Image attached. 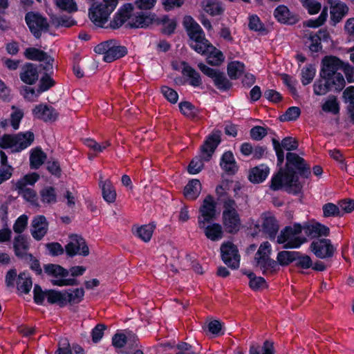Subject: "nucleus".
Wrapping results in <instances>:
<instances>
[{"label":"nucleus","mask_w":354,"mask_h":354,"mask_svg":"<svg viewBox=\"0 0 354 354\" xmlns=\"http://www.w3.org/2000/svg\"><path fill=\"white\" fill-rule=\"evenodd\" d=\"M183 26L189 37V44L192 49L200 54H208L207 60L209 64L218 66L224 60L222 52L205 39V34L199 24L190 16L183 19Z\"/></svg>","instance_id":"f257e3e1"},{"label":"nucleus","mask_w":354,"mask_h":354,"mask_svg":"<svg viewBox=\"0 0 354 354\" xmlns=\"http://www.w3.org/2000/svg\"><path fill=\"white\" fill-rule=\"evenodd\" d=\"M286 159V168L280 169L272 178L271 188L273 190L285 189L289 192L297 193L301 190V185L298 176L290 169V166H294L298 170H304V160L294 153H288Z\"/></svg>","instance_id":"f03ea898"},{"label":"nucleus","mask_w":354,"mask_h":354,"mask_svg":"<svg viewBox=\"0 0 354 354\" xmlns=\"http://www.w3.org/2000/svg\"><path fill=\"white\" fill-rule=\"evenodd\" d=\"M154 18L153 14L135 12L134 6L131 3H125L118 9L114 15L111 26L113 28H117L126 24L130 27L143 28L151 24Z\"/></svg>","instance_id":"7ed1b4c3"},{"label":"nucleus","mask_w":354,"mask_h":354,"mask_svg":"<svg viewBox=\"0 0 354 354\" xmlns=\"http://www.w3.org/2000/svg\"><path fill=\"white\" fill-rule=\"evenodd\" d=\"M119 0H102L93 2L88 9V17L98 27H103L118 5Z\"/></svg>","instance_id":"20e7f679"},{"label":"nucleus","mask_w":354,"mask_h":354,"mask_svg":"<svg viewBox=\"0 0 354 354\" xmlns=\"http://www.w3.org/2000/svg\"><path fill=\"white\" fill-rule=\"evenodd\" d=\"M220 141L219 133H214L207 138L201 149V158L195 157L188 166L187 169L189 174H196L201 171L203 167V160H209Z\"/></svg>","instance_id":"39448f33"},{"label":"nucleus","mask_w":354,"mask_h":354,"mask_svg":"<svg viewBox=\"0 0 354 354\" xmlns=\"http://www.w3.org/2000/svg\"><path fill=\"white\" fill-rule=\"evenodd\" d=\"M302 231V226L299 223L286 227L278 235L277 241L285 248H298L306 241V239L300 235Z\"/></svg>","instance_id":"423d86ee"},{"label":"nucleus","mask_w":354,"mask_h":354,"mask_svg":"<svg viewBox=\"0 0 354 354\" xmlns=\"http://www.w3.org/2000/svg\"><path fill=\"white\" fill-rule=\"evenodd\" d=\"M34 141V134L30 131L19 133L15 136L4 135L0 140V147L20 151L29 147Z\"/></svg>","instance_id":"0eeeda50"},{"label":"nucleus","mask_w":354,"mask_h":354,"mask_svg":"<svg viewBox=\"0 0 354 354\" xmlns=\"http://www.w3.org/2000/svg\"><path fill=\"white\" fill-rule=\"evenodd\" d=\"M44 273L49 277L51 283L57 286H68L76 284L74 279L66 278L68 271L57 264L48 263L44 266Z\"/></svg>","instance_id":"6e6552de"},{"label":"nucleus","mask_w":354,"mask_h":354,"mask_svg":"<svg viewBox=\"0 0 354 354\" xmlns=\"http://www.w3.org/2000/svg\"><path fill=\"white\" fill-rule=\"evenodd\" d=\"M222 218L223 224L227 232L232 233L239 231L241 223L234 201L227 199L224 202Z\"/></svg>","instance_id":"1a4fd4ad"},{"label":"nucleus","mask_w":354,"mask_h":354,"mask_svg":"<svg viewBox=\"0 0 354 354\" xmlns=\"http://www.w3.org/2000/svg\"><path fill=\"white\" fill-rule=\"evenodd\" d=\"M34 300L37 304H42L45 300L51 304H57L63 307L66 306L64 290L49 289L43 290L41 288L35 285L33 290Z\"/></svg>","instance_id":"9d476101"},{"label":"nucleus","mask_w":354,"mask_h":354,"mask_svg":"<svg viewBox=\"0 0 354 354\" xmlns=\"http://www.w3.org/2000/svg\"><path fill=\"white\" fill-rule=\"evenodd\" d=\"M271 245L268 242L261 243L256 253L255 266L259 268L263 273L273 272L276 270L277 263L270 258Z\"/></svg>","instance_id":"9b49d317"},{"label":"nucleus","mask_w":354,"mask_h":354,"mask_svg":"<svg viewBox=\"0 0 354 354\" xmlns=\"http://www.w3.org/2000/svg\"><path fill=\"white\" fill-rule=\"evenodd\" d=\"M95 51H103V59L106 62H111L124 56L127 53L125 47L119 46L112 41L101 44L96 47Z\"/></svg>","instance_id":"f8f14e48"},{"label":"nucleus","mask_w":354,"mask_h":354,"mask_svg":"<svg viewBox=\"0 0 354 354\" xmlns=\"http://www.w3.org/2000/svg\"><path fill=\"white\" fill-rule=\"evenodd\" d=\"M223 261L230 268L237 269L240 265V255L237 248L230 241L223 243L221 246Z\"/></svg>","instance_id":"ddd939ff"},{"label":"nucleus","mask_w":354,"mask_h":354,"mask_svg":"<svg viewBox=\"0 0 354 354\" xmlns=\"http://www.w3.org/2000/svg\"><path fill=\"white\" fill-rule=\"evenodd\" d=\"M25 20L30 32L37 38L41 36L42 32L47 30L48 24L46 19L37 12H28Z\"/></svg>","instance_id":"4468645a"},{"label":"nucleus","mask_w":354,"mask_h":354,"mask_svg":"<svg viewBox=\"0 0 354 354\" xmlns=\"http://www.w3.org/2000/svg\"><path fill=\"white\" fill-rule=\"evenodd\" d=\"M67 255L74 257L75 255L87 256L89 250L86 241L78 235H71L69 241L65 246Z\"/></svg>","instance_id":"2eb2a0df"},{"label":"nucleus","mask_w":354,"mask_h":354,"mask_svg":"<svg viewBox=\"0 0 354 354\" xmlns=\"http://www.w3.org/2000/svg\"><path fill=\"white\" fill-rule=\"evenodd\" d=\"M216 203L212 196H207L203 201L199 208L198 223L200 221L209 222L216 218Z\"/></svg>","instance_id":"dca6fc26"},{"label":"nucleus","mask_w":354,"mask_h":354,"mask_svg":"<svg viewBox=\"0 0 354 354\" xmlns=\"http://www.w3.org/2000/svg\"><path fill=\"white\" fill-rule=\"evenodd\" d=\"M198 67L205 75L214 80L218 88L226 90L231 86L230 82L227 80L224 74L219 71L211 68L203 63H199Z\"/></svg>","instance_id":"f3484780"},{"label":"nucleus","mask_w":354,"mask_h":354,"mask_svg":"<svg viewBox=\"0 0 354 354\" xmlns=\"http://www.w3.org/2000/svg\"><path fill=\"white\" fill-rule=\"evenodd\" d=\"M330 5V21L333 26L339 23L348 12L347 5L339 0H328Z\"/></svg>","instance_id":"a211bd4d"},{"label":"nucleus","mask_w":354,"mask_h":354,"mask_svg":"<svg viewBox=\"0 0 354 354\" xmlns=\"http://www.w3.org/2000/svg\"><path fill=\"white\" fill-rule=\"evenodd\" d=\"M24 55L28 59L44 62L45 64L44 68L46 71L53 68L54 62L53 58L40 49L30 47L25 50Z\"/></svg>","instance_id":"6ab92c4d"},{"label":"nucleus","mask_w":354,"mask_h":354,"mask_svg":"<svg viewBox=\"0 0 354 354\" xmlns=\"http://www.w3.org/2000/svg\"><path fill=\"white\" fill-rule=\"evenodd\" d=\"M310 250L316 257L320 259L330 257L334 252V248L328 239H319L313 241L310 244Z\"/></svg>","instance_id":"aec40b11"},{"label":"nucleus","mask_w":354,"mask_h":354,"mask_svg":"<svg viewBox=\"0 0 354 354\" xmlns=\"http://www.w3.org/2000/svg\"><path fill=\"white\" fill-rule=\"evenodd\" d=\"M32 113L35 118L44 122H54L58 118L57 112L53 107L46 104L36 105L33 108Z\"/></svg>","instance_id":"412c9836"},{"label":"nucleus","mask_w":354,"mask_h":354,"mask_svg":"<svg viewBox=\"0 0 354 354\" xmlns=\"http://www.w3.org/2000/svg\"><path fill=\"white\" fill-rule=\"evenodd\" d=\"M343 64L344 62L335 57H326L322 60V68L320 76L328 77V80H330L332 75L338 73L337 71L339 69H342Z\"/></svg>","instance_id":"4be33fe9"},{"label":"nucleus","mask_w":354,"mask_h":354,"mask_svg":"<svg viewBox=\"0 0 354 354\" xmlns=\"http://www.w3.org/2000/svg\"><path fill=\"white\" fill-rule=\"evenodd\" d=\"M198 227L201 229L207 239L216 241L222 239L223 229L220 224L216 223L200 221Z\"/></svg>","instance_id":"5701e85b"},{"label":"nucleus","mask_w":354,"mask_h":354,"mask_svg":"<svg viewBox=\"0 0 354 354\" xmlns=\"http://www.w3.org/2000/svg\"><path fill=\"white\" fill-rule=\"evenodd\" d=\"M274 16L282 24H294L299 20L298 16L284 5H280L275 8Z\"/></svg>","instance_id":"b1692460"},{"label":"nucleus","mask_w":354,"mask_h":354,"mask_svg":"<svg viewBox=\"0 0 354 354\" xmlns=\"http://www.w3.org/2000/svg\"><path fill=\"white\" fill-rule=\"evenodd\" d=\"M259 222L261 224L263 230L270 236V238H272L275 236L279 230V225L271 213H263L261 216Z\"/></svg>","instance_id":"393cba45"},{"label":"nucleus","mask_w":354,"mask_h":354,"mask_svg":"<svg viewBox=\"0 0 354 354\" xmlns=\"http://www.w3.org/2000/svg\"><path fill=\"white\" fill-rule=\"evenodd\" d=\"M305 234L310 237L326 236L329 234V228L319 223L310 221L302 226Z\"/></svg>","instance_id":"a878e982"},{"label":"nucleus","mask_w":354,"mask_h":354,"mask_svg":"<svg viewBox=\"0 0 354 354\" xmlns=\"http://www.w3.org/2000/svg\"><path fill=\"white\" fill-rule=\"evenodd\" d=\"M48 223L44 216H37L32 221L31 234L36 240H41L46 234Z\"/></svg>","instance_id":"bb28decb"},{"label":"nucleus","mask_w":354,"mask_h":354,"mask_svg":"<svg viewBox=\"0 0 354 354\" xmlns=\"http://www.w3.org/2000/svg\"><path fill=\"white\" fill-rule=\"evenodd\" d=\"M39 78V73L36 66L27 64L23 66L20 72L21 80L27 84H34Z\"/></svg>","instance_id":"cd10ccee"},{"label":"nucleus","mask_w":354,"mask_h":354,"mask_svg":"<svg viewBox=\"0 0 354 354\" xmlns=\"http://www.w3.org/2000/svg\"><path fill=\"white\" fill-rule=\"evenodd\" d=\"M182 73L187 79L189 84L194 86L197 87L201 84V76L194 68L187 64L185 62H181Z\"/></svg>","instance_id":"c85d7f7f"},{"label":"nucleus","mask_w":354,"mask_h":354,"mask_svg":"<svg viewBox=\"0 0 354 354\" xmlns=\"http://www.w3.org/2000/svg\"><path fill=\"white\" fill-rule=\"evenodd\" d=\"M201 189V182L197 179H192L185 187L183 194L187 199L195 200L200 195Z\"/></svg>","instance_id":"c756f323"},{"label":"nucleus","mask_w":354,"mask_h":354,"mask_svg":"<svg viewBox=\"0 0 354 354\" xmlns=\"http://www.w3.org/2000/svg\"><path fill=\"white\" fill-rule=\"evenodd\" d=\"M221 168L229 174H234L238 170V165L231 151L225 152L221 159Z\"/></svg>","instance_id":"7c9ffc66"},{"label":"nucleus","mask_w":354,"mask_h":354,"mask_svg":"<svg viewBox=\"0 0 354 354\" xmlns=\"http://www.w3.org/2000/svg\"><path fill=\"white\" fill-rule=\"evenodd\" d=\"M270 172L268 166L260 165L254 167L250 172L249 179L252 183H259L266 179Z\"/></svg>","instance_id":"2f4dec72"},{"label":"nucleus","mask_w":354,"mask_h":354,"mask_svg":"<svg viewBox=\"0 0 354 354\" xmlns=\"http://www.w3.org/2000/svg\"><path fill=\"white\" fill-rule=\"evenodd\" d=\"M64 300H66V306L68 304L80 303L84 295L83 288H73L64 290Z\"/></svg>","instance_id":"473e14b6"},{"label":"nucleus","mask_w":354,"mask_h":354,"mask_svg":"<svg viewBox=\"0 0 354 354\" xmlns=\"http://www.w3.org/2000/svg\"><path fill=\"white\" fill-rule=\"evenodd\" d=\"M46 159V155L40 148H35L30 151V165L32 169H38Z\"/></svg>","instance_id":"72a5a7b5"},{"label":"nucleus","mask_w":354,"mask_h":354,"mask_svg":"<svg viewBox=\"0 0 354 354\" xmlns=\"http://www.w3.org/2000/svg\"><path fill=\"white\" fill-rule=\"evenodd\" d=\"M17 286L18 290L21 293L26 294L30 292L32 286V282L28 273L22 272L19 274L17 279Z\"/></svg>","instance_id":"f704fd0d"},{"label":"nucleus","mask_w":354,"mask_h":354,"mask_svg":"<svg viewBox=\"0 0 354 354\" xmlns=\"http://www.w3.org/2000/svg\"><path fill=\"white\" fill-rule=\"evenodd\" d=\"M155 229L153 224L144 225L136 227L134 230V234L145 242L150 241Z\"/></svg>","instance_id":"c9c22d12"},{"label":"nucleus","mask_w":354,"mask_h":354,"mask_svg":"<svg viewBox=\"0 0 354 354\" xmlns=\"http://www.w3.org/2000/svg\"><path fill=\"white\" fill-rule=\"evenodd\" d=\"M104 199L108 203H113L116 198V192L110 181L106 180L100 181Z\"/></svg>","instance_id":"e433bc0d"},{"label":"nucleus","mask_w":354,"mask_h":354,"mask_svg":"<svg viewBox=\"0 0 354 354\" xmlns=\"http://www.w3.org/2000/svg\"><path fill=\"white\" fill-rule=\"evenodd\" d=\"M343 100L348 104V113L354 122V86L347 87L343 92Z\"/></svg>","instance_id":"4c0bfd02"},{"label":"nucleus","mask_w":354,"mask_h":354,"mask_svg":"<svg viewBox=\"0 0 354 354\" xmlns=\"http://www.w3.org/2000/svg\"><path fill=\"white\" fill-rule=\"evenodd\" d=\"M39 178V176L37 173L28 174L15 183V189H24L28 185H33Z\"/></svg>","instance_id":"58836bf2"},{"label":"nucleus","mask_w":354,"mask_h":354,"mask_svg":"<svg viewBox=\"0 0 354 354\" xmlns=\"http://www.w3.org/2000/svg\"><path fill=\"white\" fill-rule=\"evenodd\" d=\"M243 273L249 278V286L253 290H259L267 287L266 282L263 277H257L249 271H245Z\"/></svg>","instance_id":"ea45409f"},{"label":"nucleus","mask_w":354,"mask_h":354,"mask_svg":"<svg viewBox=\"0 0 354 354\" xmlns=\"http://www.w3.org/2000/svg\"><path fill=\"white\" fill-rule=\"evenodd\" d=\"M204 10L212 16L219 15L223 12V8L216 0H206L203 2Z\"/></svg>","instance_id":"a19ab883"},{"label":"nucleus","mask_w":354,"mask_h":354,"mask_svg":"<svg viewBox=\"0 0 354 354\" xmlns=\"http://www.w3.org/2000/svg\"><path fill=\"white\" fill-rule=\"evenodd\" d=\"M14 248L17 256L25 255L29 248V243L26 238L22 235L17 236L14 241Z\"/></svg>","instance_id":"79ce46f5"},{"label":"nucleus","mask_w":354,"mask_h":354,"mask_svg":"<svg viewBox=\"0 0 354 354\" xmlns=\"http://www.w3.org/2000/svg\"><path fill=\"white\" fill-rule=\"evenodd\" d=\"M330 88L328 77H321L313 85L314 93L317 95H326Z\"/></svg>","instance_id":"37998d69"},{"label":"nucleus","mask_w":354,"mask_h":354,"mask_svg":"<svg viewBox=\"0 0 354 354\" xmlns=\"http://www.w3.org/2000/svg\"><path fill=\"white\" fill-rule=\"evenodd\" d=\"M322 110L325 112L337 114L339 111V105L337 97L333 95L329 96L322 106Z\"/></svg>","instance_id":"c03bdc74"},{"label":"nucleus","mask_w":354,"mask_h":354,"mask_svg":"<svg viewBox=\"0 0 354 354\" xmlns=\"http://www.w3.org/2000/svg\"><path fill=\"white\" fill-rule=\"evenodd\" d=\"M245 66L240 62H232L228 64L227 73L230 78L237 79L243 73Z\"/></svg>","instance_id":"a18cd8bd"},{"label":"nucleus","mask_w":354,"mask_h":354,"mask_svg":"<svg viewBox=\"0 0 354 354\" xmlns=\"http://www.w3.org/2000/svg\"><path fill=\"white\" fill-rule=\"evenodd\" d=\"M327 18L328 9L324 8L317 18L306 20L304 22V26L309 28H317L322 26L326 22Z\"/></svg>","instance_id":"49530a36"},{"label":"nucleus","mask_w":354,"mask_h":354,"mask_svg":"<svg viewBox=\"0 0 354 354\" xmlns=\"http://www.w3.org/2000/svg\"><path fill=\"white\" fill-rule=\"evenodd\" d=\"M11 109L10 124L14 130H17L19 128L21 120L24 117V111L22 109L15 106H12Z\"/></svg>","instance_id":"de8ad7c7"},{"label":"nucleus","mask_w":354,"mask_h":354,"mask_svg":"<svg viewBox=\"0 0 354 354\" xmlns=\"http://www.w3.org/2000/svg\"><path fill=\"white\" fill-rule=\"evenodd\" d=\"M84 143L89 149L95 153H101L111 145L109 140H106L102 143H98L92 139H86Z\"/></svg>","instance_id":"09e8293b"},{"label":"nucleus","mask_w":354,"mask_h":354,"mask_svg":"<svg viewBox=\"0 0 354 354\" xmlns=\"http://www.w3.org/2000/svg\"><path fill=\"white\" fill-rule=\"evenodd\" d=\"M300 1L308 14L311 15L317 14L322 8L321 3L316 0H300Z\"/></svg>","instance_id":"8fccbe9b"},{"label":"nucleus","mask_w":354,"mask_h":354,"mask_svg":"<svg viewBox=\"0 0 354 354\" xmlns=\"http://www.w3.org/2000/svg\"><path fill=\"white\" fill-rule=\"evenodd\" d=\"M316 73V69L312 65L304 67L301 70V82L304 85L310 84Z\"/></svg>","instance_id":"3c124183"},{"label":"nucleus","mask_w":354,"mask_h":354,"mask_svg":"<svg viewBox=\"0 0 354 354\" xmlns=\"http://www.w3.org/2000/svg\"><path fill=\"white\" fill-rule=\"evenodd\" d=\"M55 3L61 10L70 13L77 12L78 10L75 0H55Z\"/></svg>","instance_id":"603ef678"},{"label":"nucleus","mask_w":354,"mask_h":354,"mask_svg":"<svg viewBox=\"0 0 354 354\" xmlns=\"http://www.w3.org/2000/svg\"><path fill=\"white\" fill-rule=\"evenodd\" d=\"M329 82L330 84V88H333L338 91L342 90L346 84L343 75L339 73L332 75Z\"/></svg>","instance_id":"864d4df0"},{"label":"nucleus","mask_w":354,"mask_h":354,"mask_svg":"<svg viewBox=\"0 0 354 354\" xmlns=\"http://www.w3.org/2000/svg\"><path fill=\"white\" fill-rule=\"evenodd\" d=\"M40 196L42 202L46 203H54L56 202V194L55 189L51 187L44 188L41 192Z\"/></svg>","instance_id":"5fc2aeb1"},{"label":"nucleus","mask_w":354,"mask_h":354,"mask_svg":"<svg viewBox=\"0 0 354 354\" xmlns=\"http://www.w3.org/2000/svg\"><path fill=\"white\" fill-rule=\"evenodd\" d=\"M180 112L187 118H194L197 113V110L190 102H181L179 104Z\"/></svg>","instance_id":"6e6d98bb"},{"label":"nucleus","mask_w":354,"mask_h":354,"mask_svg":"<svg viewBox=\"0 0 354 354\" xmlns=\"http://www.w3.org/2000/svg\"><path fill=\"white\" fill-rule=\"evenodd\" d=\"M161 23L163 26V32L166 34L172 33L176 28V21L175 19H169L167 16H164L161 19Z\"/></svg>","instance_id":"4d7b16f0"},{"label":"nucleus","mask_w":354,"mask_h":354,"mask_svg":"<svg viewBox=\"0 0 354 354\" xmlns=\"http://www.w3.org/2000/svg\"><path fill=\"white\" fill-rule=\"evenodd\" d=\"M28 217L26 214L21 215L15 221L13 225V230L16 233H21L28 225Z\"/></svg>","instance_id":"13d9d810"},{"label":"nucleus","mask_w":354,"mask_h":354,"mask_svg":"<svg viewBox=\"0 0 354 354\" xmlns=\"http://www.w3.org/2000/svg\"><path fill=\"white\" fill-rule=\"evenodd\" d=\"M322 209L325 217L335 216L340 214L339 207L331 203L325 204Z\"/></svg>","instance_id":"bf43d9fd"},{"label":"nucleus","mask_w":354,"mask_h":354,"mask_svg":"<svg viewBox=\"0 0 354 354\" xmlns=\"http://www.w3.org/2000/svg\"><path fill=\"white\" fill-rule=\"evenodd\" d=\"M161 92L164 97L171 103H176L178 99V95L174 89L164 86L161 88Z\"/></svg>","instance_id":"052dcab7"},{"label":"nucleus","mask_w":354,"mask_h":354,"mask_svg":"<svg viewBox=\"0 0 354 354\" xmlns=\"http://www.w3.org/2000/svg\"><path fill=\"white\" fill-rule=\"evenodd\" d=\"M282 149L287 151H293L297 149L298 142L297 140L292 137H287L283 138L280 142Z\"/></svg>","instance_id":"680f3d73"},{"label":"nucleus","mask_w":354,"mask_h":354,"mask_svg":"<svg viewBox=\"0 0 354 354\" xmlns=\"http://www.w3.org/2000/svg\"><path fill=\"white\" fill-rule=\"evenodd\" d=\"M295 259L294 252L283 251L278 254L277 261L280 265L286 266L291 263Z\"/></svg>","instance_id":"e2e57ef3"},{"label":"nucleus","mask_w":354,"mask_h":354,"mask_svg":"<svg viewBox=\"0 0 354 354\" xmlns=\"http://www.w3.org/2000/svg\"><path fill=\"white\" fill-rule=\"evenodd\" d=\"M48 254L53 257H57L64 253V248L59 243H49L46 245Z\"/></svg>","instance_id":"0e129e2a"},{"label":"nucleus","mask_w":354,"mask_h":354,"mask_svg":"<svg viewBox=\"0 0 354 354\" xmlns=\"http://www.w3.org/2000/svg\"><path fill=\"white\" fill-rule=\"evenodd\" d=\"M300 109L297 106H292L289 108L286 112L282 115V120H295L300 115Z\"/></svg>","instance_id":"69168bd1"},{"label":"nucleus","mask_w":354,"mask_h":354,"mask_svg":"<svg viewBox=\"0 0 354 354\" xmlns=\"http://www.w3.org/2000/svg\"><path fill=\"white\" fill-rule=\"evenodd\" d=\"M157 0H136V7L141 10L152 9L156 4Z\"/></svg>","instance_id":"338daca9"},{"label":"nucleus","mask_w":354,"mask_h":354,"mask_svg":"<svg viewBox=\"0 0 354 354\" xmlns=\"http://www.w3.org/2000/svg\"><path fill=\"white\" fill-rule=\"evenodd\" d=\"M13 170V167L10 165L0 167V185L11 178Z\"/></svg>","instance_id":"774afa93"}]
</instances>
